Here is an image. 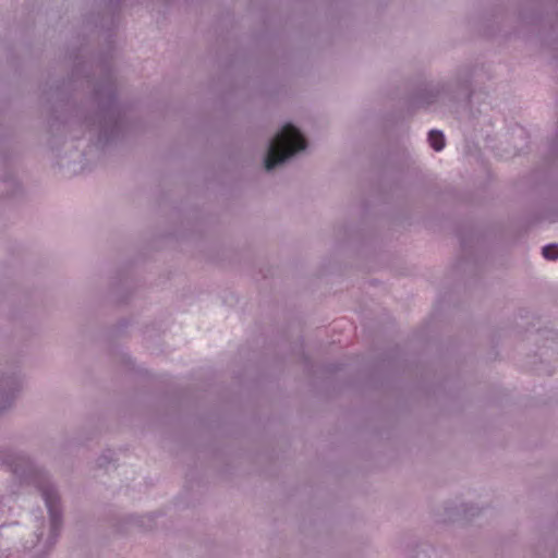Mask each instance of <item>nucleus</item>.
Segmentation results:
<instances>
[{
	"mask_svg": "<svg viewBox=\"0 0 558 558\" xmlns=\"http://www.w3.org/2000/svg\"><path fill=\"white\" fill-rule=\"evenodd\" d=\"M99 64L102 76L92 92L96 109L84 117L83 124L88 131L97 130V145L106 147L123 136L128 125V108L119 101L110 58L101 54Z\"/></svg>",
	"mask_w": 558,
	"mask_h": 558,
	"instance_id": "nucleus-1",
	"label": "nucleus"
},
{
	"mask_svg": "<svg viewBox=\"0 0 558 558\" xmlns=\"http://www.w3.org/2000/svg\"><path fill=\"white\" fill-rule=\"evenodd\" d=\"M0 465L10 471L22 484L34 485L40 492L50 521V531L45 546L48 549L52 548L60 536L63 513L60 496L49 474L36 466L28 456L9 449H0Z\"/></svg>",
	"mask_w": 558,
	"mask_h": 558,
	"instance_id": "nucleus-2",
	"label": "nucleus"
},
{
	"mask_svg": "<svg viewBox=\"0 0 558 558\" xmlns=\"http://www.w3.org/2000/svg\"><path fill=\"white\" fill-rule=\"evenodd\" d=\"M307 145V140L302 131L292 122H286L266 143L264 156L266 171H272L278 166L288 162L298 153L306 150Z\"/></svg>",
	"mask_w": 558,
	"mask_h": 558,
	"instance_id": "nucleus-3",
	"label": "nucleus"
},
{
	"mask_svg": "<svg viewBox=\"0 0 558 558\" xmlns=\"http://www.w3.org/2000/svg\"><path fill=\"white\" fill-rule=\"evenodd\" d=\"M474 71L465 69L454 83L444 82L437 84H425L417 88L411 96V102L415 107H428L437 102L441 97L452 101H470L473 96L472 77Z\"/></svg>",
	"mask_w": 558,
	"mask_h": 558,
	"instance_id": "nucleus-4",
	"label": "nucleus"
},
{
	"mask_svg": "<svg viewBox=\"0 0 558 558\" xmlns=\"http://www.w3.org/2000/svg\"><path fill=\"white\" fill-rule=\"evenodd\" d=\"M21 389L22 377L16 367L0 375V415L12 407Z\"/></svg>",
	"mask_w": 558,
	"mask_h": 558,
	"instance_id": "nucleus-5",
	"label": "nucleus"
},
{
	"mask_svg": "<svg viewBox=\"0 0 558 558\" xmlns=\"http://www.w3.org/2000/svg\"><path fill=\"white\" fill-rule=\"evenodd\" d=\"M457 236L463 253L471 256L474 244L478 241V235L475 230L472 227L460 229L457 232Z\"/></svg>",
	"mask_w": 558,
	"mask_h": 558,
	"instance_id": "nucleus-6",
	"label": "nucleus"
},
{
	"mask_svg": "<svg viewBox=\"0 0 558 558\" xmlns=\"http://www.w3.org/2000/svg\"><path fill=\"white\" fill-rule=\"evenodd\" d=\"M92 76V73L89 69L86 66L85 62L78 61L75 62V64L72 68L71 75L69 78V82H65L64 80L60 82L57 86V90L59 92L66 83H76L81 78H85L86 81H89Z\"/></svg>",
	"mask_w": 558,
	"mask_h": 558,
	"instance_id": "nucleus-7",
	"label": "nucleus"
},
{
	"mask_svg": "<svg viewBox=\"0 0 558 558\" xmlns=\"http://www.w3.org/2000/svg\"><path fill=\"white\" fill-rule=\"evenodd\" d=\"M427 142L435 151H441L446 146L445 134L436 129L428 132Z\"/></svg>",
	"mask_w": 558,
	"mask_h": 558,
	"instance_id": "nucleus-8",
	"label": "nucleus"
},
{
	"mask_svg": "<svg viewBox=\"0 0 558 558\" xmlns=\"http://www.w3.org/2000/svg\"><path fill=\"white\" fill-rule=\"evenodd\" d=\"M542 255L547 260L558 259V243H549L543 246Z\"/></svg>",
	"mask_w": 558,
	"mask_h": 558,
	"instance_id": "nucleus-9",
	"label": "nucleus"
},
{
	"mask_svg": "<svg viewBox=\"0 0 558 558\" xmlns=\"http://www.w3.org/2000/svg\"><path fill=\"white\" fill-rule=\"evenodd\" d=\"M113 451L107 450L105 451L98 459H97V466L98 468H106L109 465L113 460Z\"/></svg>",
	"mask_w": 558,
	"mask_h": 558,
	"instance_id": "nucleus-10",
	"label": "nucleus"
},
{
	"mask_svg": "<svg viewBox=\"0 0 558 558\" xmlns=\"http://www.w3.org/2000/svg\"><path fill=\"white\" fill-rule=\"evenodd\" d=\"M462 512L465 517L468 515H471V517H474L475 514H477V512L480 511L478 508H475L474 506L472 505H462Z\"/></svg>",
	"mask_w": 558,
	"mask_h": 558,
	"instance_id": "nucleus-11",
	"label": "nucleus"
},
{
	"mask_svg": "<svg viewBox=\"0 0 558 558\" xmlns=\"http://www.w3.org/2000/svg\"><path fill=\"white\" fill-rule=\"evenodd\" d=\"M38 521H39L40 525L38 526V530L35 532V534H36V537H37V542L39 543L43 539V537H44L43 525H44L45 520H44L43 517H40L38 519Z\"/></svg>",
	"mask_w": 558,
	"mask_h": 558,
	"instance_id": "nucleus-12",
	"label": "nucleus"
},
{
	"mask_svg": "<svg viewBox=\"0 0 558 558\" xmlns=\"http://www.w3.org/2000/svg\"><path fill=\"white\" fill-rule=\"evenodd\" d=\"M341 368L342 367L340 364L332 363V364L327 365L326 371L329 373H336V372L340 371Z\"/></svg>",
	"mask_w": 558,
	"mask_h": 558,
	"instance_id": "nucleus-13",
	"label": "nucleus"
},
{
	"mask_svg": "<svg viewBox=\"0 0 558 558\" xmlns=\"http://www.w3.org/2000/svg\"><path fill=\"white\" fill-rule=\"evenodd\" d=\"M462 263H463V259H462V258H461V259H459V260H458V265H457V267H461Z\"/></svg>",
	"mask_w": 558,
	"mask_h": 558,
	"instance_id": "nucleus-14",
	"label": "nucleus"
},
{
	"mask_svg": "<svg viewBox=\"0 0 558 558\" xmlns=\"http://www.w3.org/2000/svg\"><path fill=\"white\" fill-rule=\"evenodd\" d=\"M154 518H155V514H149V515H147V519H148L149 521H151Z\"/></svg>",
	"mask_w": 558,
	"mask_h": 558,
	"instance_id": "nucleus-15",
	"label": "nucleus"
},
{
	"mask_svg": "<svg viewBox=\"0 0 558 558\" xmlns=\"http://www.w3.org/2000/svg\"><path fill=\"white\" fill-rule=\"evenodd\" d=\"M53 126H54V121H51L50 128H53Z\"/></svg>",
	"mask_w": 558,
	"mask_h": 558,
	"instance_id": "nucleus-16",
	"label": "nucleus"
},
{
	"mask_svg": "<svg viewBox=\"0 0 558 558\" xmlns=\"http://www.w3.org/2000/svg\"><path fill=\"white\" fill-rule=\"evenodd\" d=\"M114 1L119 4V3H120V2H122L123 0H114Z\"/></svg>",
	"mask_w": 558,
	"mask_h": 558,
	"instance_id": "nucleus-17",
	"label": "nucleus"
},
{
	"mask_svg": "<svg viewBox=\"0 0 558 558\" xmlns=\"http://www.w3.org/2000/svg\"><path fill=\"white\" fill-rule=\"evenodd\" d=\"M0 526H2V524H0Z\"/></svg>",
	"mask_w": 558,
	"mask_h": 558,
	"instance_id": "nucleus-18",
	"label": "nucleus"
}]
</instances>
